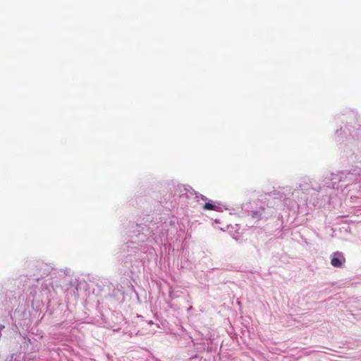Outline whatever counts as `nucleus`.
<instances>
[{
	"label": "nucleus",
	"instance_id": "1",
	"mask_svg": "<svg viewBox=\"0 0 361 361\" xmlns=\"http://www.w3.org/2000/svg\"><path fill=\"white\" fill-rule=\"evenodd\" d=\"M345 262V258L341 252H334L331 256V264L334 267H341Z\"/></svg>",
	"mask_w": 361,
	"mask_h": 361
},
{
	"label": "nucleus",
	"instance_id": "2",
	"mask_svg": "<svg viewBox=\"0 0 361 361\" xmlns=\"http://www.w3.org/2000/svg\"><path fill=\"white\" fill-rule=\"evenodd\" d=\"M216 207L210 202H207L204 204L203 209L205 210H215Z\"/></svg>",
	"mask_w": 361,
	"mask_h": 361
}]
</instances>
